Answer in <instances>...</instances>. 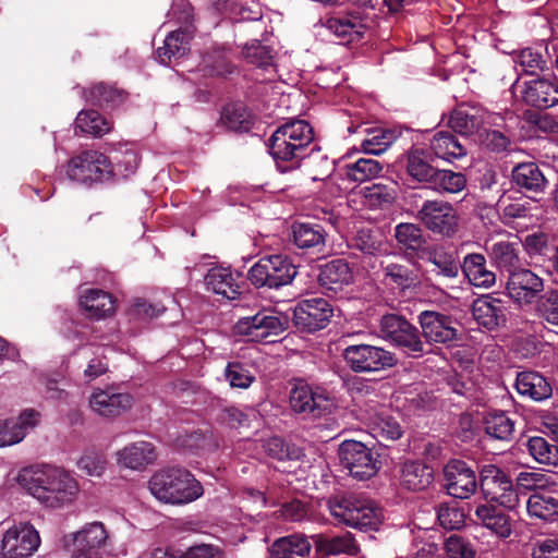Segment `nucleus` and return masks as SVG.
I'll use <instances>...</instances> for the list:
<instances>
[{
	"mask_svg": "<svg viewBox=\"0 0 558 558\" xmlns=\"http://www.w3.org/2000/svg\"><path fill=\"white\" fill-rule=\"evenodd\" d=\"M21 481L33 497L50 508L71 502L78 492L76 481L69 473L51 465L24 470Z\"/></svg>",
	"mask_w": 558,
	"mask_h": 558,
	"instance_id": "f257e3e1",
	"label": "nucleus"
},
{
	"mask_svg": "<svg viewBox=\"0 0 558 558\" xmlns=\"http://www.w3.org/2000/svg\"><path fill=\"white\" fill-rule=\"evenodd\" d=\"M150 493L161 502L182 506L198 499L203 493L202 484L184 468H165L149 480Z\"/></svg>",
	"mask_w": 558,
	"mask_h": 558,
	"instance_id": "f03ea898",
	"label": "nucleus"
},
{
	"mask_svg": "<svg viewBox=\"0 0 558 558\" xmlns=\"http://www.w3.org/2000/svg\"><path fill=\"white\" fill-rule=\"evenodd\" d=\"M328 508L339 522L360 531L376 530L381 523V509L374 501L355 494L329 498Z\"/></svg>",
	"mask_w": 558,
	"mask_h": 558,
	"instance_id": "7ed1b4c3",
	"label": "nucleus"
},
{
	"mask_svg": "<svg viewBox=\"0 0 558 558\" xmlns=\"http://www.w3.org/2000/svg\"><path fill=\"white\" fill-rule=\"evenodd\" d=\"M379 331L386 341L401 350L408 357L421 359L433 353L426 342H423L420 328L404 316L389 313L380 317Z\"/></svg>",
	"mask_w": 558,
	"mask_h": 558,
	"instance_id": "20e7f679",
	"label": "nucleus"
},
{
	"mask_svg": "<svg viewBox=\"0 0 558 558\" xmlns=\"http://www.w3.org/2000/svg\"><path fill=\"white\" fill-rule=\"evenodd\" d=\"M298 275V267L290 257L282 254L259 258L248 270L247 279L257 289H280L291 284Z\"/></svg>",
	"mask_w": 558,
	"mask_h": 558,
	"instance_id": "39448f33",
	"label": "nucleus"
},
{
	"mask_svg": "<svg viewBox=\"0 0 558 558\" xmlns=\"http://www.w3.org/2000/svg\"><path fill=\"white\" fill-rule=\"evenodd\" d=\"M341 356L347 366L356 374H372L388 371L398 364L395 352L368 343L350 344Z\"/></svg>",
	"mask_w": 558,
	"mask_h": 558,
	"instance_id": "423d86ee",
	"label": "nucleus"
},
{
	"mask_svg": "<svg viewBox=\"0 0 558 558\" xmlns=\"http://www.w3.org/2000/svg\"><path fill=\"white\" fill-rule=\"evenodd\" d=\"M478 487L488 501L513 509L519 504L517 492L510 475L495 464H484L480 469Z\"/></svg>",
	"mask_w": 558,
	"mask_h": 558,
	"instance_id": "0eeeda50",
	"label": "nucleus"
},
{
	"mask_svg": "<svg viewBox=\"0 0 558 558\" xmlns=\"http://www.w3.org/2000/svg\"><path fill=\"white\" fill-rule=\"evenodd\" d=\"M66 175L70 180L84 184L106 182L113 178V167L105 154L85 150L69 160Z\"/></svg>",
	"mask_w": 558,
	"mask_h": 558,
	"instance_id": "6e6552de",
	"label": "nucleus"
},
{
	"mask_svg": "<svg viewBox=\"0 0 558 558\" xmlns=\"http://www.w3.org/2000/svg\"><path fill=\"white\" fill-rule=\"evenodd\" d=\"M341 465L357 481H367L375 476L381 462L378 454L362 441L348 439L340 444L338 450Z\"/></svg>",
	"mask_w": 558,
	"mask_h": 558,
	"instance_id": "1a4fd4ad",
	"label": "nucleus"
},
{
	"mask_svg": "<svg viewBox=\"0 0 558 558\" xmlns=\"http://www.w3.org/2000/svg\"><path fill=\"white\" fill-rule=\"evenodd\" d=\"M417 323L423 342L433 349L434 344H442L447 348L453 347L461 335L457 328V319L438 311H422L417 315Z\"/></svg>",
	"mask_w": 558,
	"mask_h": 558,
	"instance_id": "9d476101",
	"label": "nucleus"
},
{
	"mask_svg": "<svg viewBox=\"0 0 558 558\" xmlns=\"http://www.w3.org/2000/svg\"><path fill=\"white\" fill-rule=\"evenodd\" d=\"M417 218L428 231L442 238H452L459 230L457 209L445 201H425Z\"/></svg>",
	"mask_w": 558,
	"mask_h": 558,
	"instance_id": "9b49d317",
	"label": "nucleus"
},
{
	"mask_svg": "<svg viewBox=\"0 0 558 558\" xmlns=\"http://www.w3.org/2000/svg\"><path fill=\"white\" fill-rule=\"evenodd\" d=\"M332 316V305L326 299H304L296 303L292 323L299 331L314 333L325 329Z\"/></svg>",
	"mask_w": 558,
	"mask_h": 558,
	"instance_id": "f8f14e48",
	"label": "nucleus"
},
{
	"mask_svg": "<svg viewBox=\"0 0 558 558\" xmlns=\"http://www.w3.org/2000/svg\"><path fill=\"white\" fill-rule=\"evenodd\" d=\"M445 489L457 499L470 498L478 487L476 471L461 459H450L444 466Z\"/></svg>",
	"mask_w": 558,
	"mask_h": 558,
	"instance_id": "ddd939ff",
	"label": "nucleus"
},
{
	"mask_svg": "<svg viewBox=\"0 0 558 558\" xmlns=\"http://www.w3.org/2000/svg\"><path fill=\"white\" fill-rule=\"evenodd\" d=\"M288 327V316L267 314L265 312L243 317L235 325L238 333L246 336L251 341L256 342L266 341L271 336H279Z\"/></svg>",
	"mask_w": 558,
	"mask_h": 558,
	"instance_id": "4468645a",
	"label": "nucleus"
},
{
	"mask_svg": "<svg viewBox=\"0 0 558 558\" xmlns=\"http://www.w3.org/2000/svg\"><path fill=\"white\" fill-rule=\"evenodd\" d=\"M508 296L520 306L531 305L544 292V280L529 268L520 267L507 278Z\"/></svg>",
	"mask_w": 558,
	"mask_h": 558,
	"instance_id": "2eb2a0df",
	"label": "nucleus"
},
{
	"mask_svg": "<svg viewBox=\"0 0 558 558\" xmlns=\"http://www.w3.org/2000/svg\"><path fill=\"white\" fill-rule=\"evenodd\" d=\"M40 544L38 532L29 523L9 529L2 538L0 554L3 558H27Z\"/></svg>",
	"mask_w": 558,
	"mask_h": 558,
	"instance_id": "dca6fc26",
	"label": "nucleus"
},
{
	"mask_svg": "<svg viewBox=\"0 0 558 558\" xmlns=\"http://www.w3.org/2000/svg\"><path fill=\"white\" fill-rule=\"evenodd\" d=\"M289 403L296 414L319 417L328 410L330 400L323 390H314L306 383L299 381L290 390Z\"/></svg>",
	"mask_w": 558,
	"mask_h": 558,
	"instance_id": "f3484780",
	"label": "nucleus"
},
{
	"mask_svg": "<svg viewBox=\"0 0 558 558\" xmlns=\"http://www.w3.org/2000/svg\"><path fill=\"white\" fill-rule=\"evenodd\" d=\"M508 301L494 294L475 299L471 311L476 323L488 331H496L507 325Z\"/></svg>",
	"mask_w": 558,
	"mask_h": 558,
	"instance_id": "a211bd4d",
	"label": "nucleus"
},
{
	"mask_svg": "<svg viewBox=\"0 0 558 558\" xmlns=\"http://www.w3.org/2000/svg\"><path fill=\"white\" fill-rule=\"evenodd\" d=\"M522 101L538 110L549 109L558 104V77L544 74L524 83Z\"/></svg>",
	"mask_w": 558,
	"mask_h": 558,
	"instance_id": "6ab92c4d",
	"label": "nucleus"
},
{
	"mask_svg": "<svg viewBox=\"0 0 558 558\" xmlns=\"http://www.w3.org/2000/svg\"><path fill=\"white\" fill-rule=\"evenodd\" d=\"M267 146L280 173H290L302 167L306 148L301 143L289 142L281 133H272Z\"/></svg>",
	"mask_w": 558,
	"mask_h": 558,
	"instance_id": "aec40b11",
	"label": "nucleus"
},
{
	"mask_svg": "<svg viewBox=\"0 0 558 558\" xmlns=\"http://www.w3.org/2000/svg\"><path fill=\"white\" fill-rule=\"evenodd\" d=\"M543 166L535 161L515 163L510 173L511 185L523 194H544L549 181Z\"/></svg>",
	"mask_w": 558,
	"mask_h": 558,
	"instance_id": "412c9836",
	"label": "nucleus"
},
{
	"mask_svg": "<svg viewBox=\"0 0 558 558\" xmlns=\"http://www.w3.org/2000/svg\"><path fill=\"white\" fill-rule=\"evenodd\" d=\"M325 27L342 43L360 40L366 29V19L360 10H350L329 16Z\"/></svg>",
	"mask_w": 558,
	"mask_h": 558,
	"instance_id": "4be33fe9",
	"label": "nucleus"
},
{
	"mask_svg": "<svg viewBox=\"0 0 558 558\" xmlns=\"http://www.w3.org/2000/svg\"><path fill=\"white\" fill-rule=\"evenodd\" d=\"M317 280L326 291L338 293L353 283V269L345 259L335 258L318 266Z\"/></svg>",
	"mask_w": 558,
	"mask_h": 558,
	"instance_id": "5701e85b",
	"label": "nucleus"
},
{
	"mask_svg": "<svg viewBox=\"0 0 558 558\" xmlns=\"http://www.w3.org/2000/svg\"><path fill=\"white\" fill-rule=\"evenodd\" d=\"M87 102L104 110H114L125 104L129 93L116 84L98 82L84 88L82 93Z\"/></svg>",
	"mask_w": 558,
	"mask_h": 558,
	"instance_id": "b1692460",
	"label": "nucleus"
},
{
	"mask_svg": "<svg viewBox=\"0 0 558 558\" xmlns=\"http://www.w3.org/2000/svg\"><path fill=\"white\" fill-rule=\"evenodd\" d=\"M405 172L409 178L420 184L428 186L438 167L434 166L435 156L423 147L412 146L405 153Z\"/></svg>",
	"mask_w": 558,
	"mask_h": 558,
	"instance_id": "393cba45",
	"label": "nucleus"
},
{
	"mask_svg": "<svg viewBox=\"0 0 558 558\" xmlns=\"http://www.w3.org/2000/svg\"><path fill=\"white\" fill-rule=\"evenodd\" d=\"M293 244L305 252L322 253L326 246L327 232L322 225L294 222L291 226Z\"/></svg>",
	"mask_w": 558,
	"mask_h": 558,
	"instance_id": "a878e982",
	"label": "nucleus"
},
{
	"mask_svg": "<svg viewBox=\"0 0 558 558\" xmlns=\"http://www.w3.org/2000/svg\"><path fill=\"white\" fill-rule=\"evenodd\" d=\"M514 387L520 396L536 402L545 401L553 395V387L549 380L536 371L519 372Z\"/></svg>",
	"mask_w": 558,
	"mask_h": 558,
	"instance_id": "bb28decb",
	"label": "nucleus"
},
{
	"mask_svg": "<svg viewBox=\"0 0 558 558\" xmlns=\"http://www.w3.org/2000/svg\"><path fill=\"white\" fill-rule=\"evenodd\" d=\"M426 259L435 267L432 270L435 276L448 280H454L459 277L462 262H460L457 251L449 250L442 245L428 247Z\"/></svg>",
	"mask_w": 558,
	"mask_h": 558,
	"instance_id": "cd10ccee",
	"label": "nucleus"
},
{
	"mask_svg": "<svg viewBox=\"0 0 558 558\" xmlns=\"http://www.w3.org/2000/svg\"><path fill=\"white\" fill-rule=\"evenodd\" d=\"M38 415L35 410H25L17 418L0 422V447L15 445L23 440L27 429L37 424Z\"/></svg>",
	"mask_w": 558,
	"mask_h": 558,
	"instance_id": "c85d7f7f",
	"label": "nucleus"
},
{
	"mask_svg": "<svg viewBox=\"0 0 558 558\" xmlns=\"http://www.w3.org/2000/svg\"><path fill=\"white\" fill-rule=\"evenodd\" d=\"M462 274L476 288H492L496 283V274L488 269L486 258L481 253L466 254L462 260Z\"/></svg>",
	"mask_w": 558,
	"mask_h": 558,
	"instance_id": "c756f323",
	"label": "nucleus"
},
{
	"mask_svg": "<svg viewBox=\"0 0 558 558\" xmlns=\"http://www.w3.org/2000/svg\"><path fill=\"white\" fill-rule=\"evenodd\" d=\"M133 398L129 393H111L99 390L89 400L93 411L104 417H114L131 409Z\"/></svg>",
	"mask_w": 558,
	"mask_h": 558,
	"instance_id": "7c9ffc66",
	"label": "nucleus"
},
{
	"mask_svg": "<svg viewBox=\"0 0 558 558\" xmlns=\"http://www.w3.org/2000/svg\"><path fill=\"white\" fill-rule=\"evenodd\" d=\"M520 252V242L502 240L492 244L488 256L496 268L509 276L521 267Z\"/></svg>",
	"mask_w": 558,
	"mask_h": 558,
	"instance_id": "2f4dec72",
	"label": "nucleus"
},
{
	"mask_svg": "<svg viewBox=\"0 0 558 558\" xmlns=\"http://www.w3.org/2000/svg\"><path fill=\"white\" fill-rule=\"evenodd\" d=\"M118 464L131 469L141 470L156 460L155 447L147 441H136L119 450Z\"/></svg>",
	"mask_w": 558,
	"mask_h": 558,
	"instance_id": "473e14b6",
	"label": "nucleus"
},
{
	"mask_svg": "<svg viewBox=\"0 0 558 558\" xmlns=\"http://www.w3.org/2000/svg\"><path fill=\"white\" fill-rule=\"evenodd\" d=\"M312 538L314 541L317 554L324 556H335L340 554L354 556L360 550L356 541L349 532L335 536L318 534L312 536Z\"/></svg>",
	"mask_w": 558,
	"mask_h": 558,
	"instance_id": "72a5a7b5",
	"label": "nucleus"
},
{
	"mask_svg": "<svg viewBox=\"0 0 558 558\" xmlns=\"http://www.w3.org/2000/svg\"><path fill=\"white\" fill-rule=\"evenodd\" d=\"M476 520L496 535L507 538L511 535V519L500 508L494 505H481L475 510Z\"/></svg>",
	"mask_w": 558,
	"mask_h": 558,
	"instance_id": "f704fd0d",
	"label": "nucleus"
},
{
	"mask_svg": "<svg viewBox=\"0 0 558 558\" xmlns=\"http://www.w3.org/2000/svg\"><path fill=\"white\" fill-rule=\"evenodd\" d=\"M312 544L303 534H291L276 539L269 548L271 558H307Z\"/></svg>",
	"mask_w": 558,
	"mask_h": 558,
	"instance_id": "c9c22d12",
	"label": "nucleus"
},
{
	"mask_svg": "<svg viewBox=\"0 0 558 558\" xmlns=\"http://www.w3.org/2000/svg\"><path fill=\"white\" fill-rule=\"evenodd\" d=\"M395 239L399 248L408 258L418 256L426 244L423 230L415 223L401 222L395 228Z\"/></svg>",
	"mask_w": 558,
	"mask_h": 558,
	"instance_id": "e433bc0d",
	"label": "nucleus"
},
{
	"mask_svg": "<svg viewBox=\"0 0 558 558\" xmlns=\"http://www.w3.org/2000/svg\"><path fill=\"white\" fill-rule=\"evenodd\" d=\"M434 481V470L422 461H407L401 470V484L409 490L426 489Z\"/></svg>",
	"mask_w": 558,
	"mask_h": 558,
	"instance_id": "4c0bfd02",
	"label": "nucleus"
},
{
	"mask_svg": "<svg viewBox=\"0 0 558 558\" xmlns=\"http://www.w3.org/2000/svg\"><path fill=\"white\" fill-rule=\"evenodd\" d=\"M192 33L186 28L171 32L165 39L163 46L157 49V59L161 64L170 63L171 59H178L190 51Z\"/></svg>",
	"mask_w": 558,
	"mask_h": 558,
	"instance_id": "58836bf2",
	"label": "nucleus"
},
{
	"mask_svg": "<svg viewBox=\"0 0 558 558\" xmlns=\"http://www.w3.org/2000/svg\"><path fill=\"white\" fill-rule=\"evenodd\" d=\"M207 290L220 294L228 300H235L240 294V286L236 283L229 268L214 267L205 276Z\"/></svg>",
	"mask_w": 558,
	"mask_h": 558,
	"instance_id": "ea45409f",
	"label": "nucleus"
},
{
	"mask_svg": "<svg viewBox=\"0 0 558 558\" xmlns=\"http://www.w3.org/2000/svg\"><path fill=\"white\" fill-rule=\"evenodd\" d=\"M429 150L435 158L446 161L461 159L466 155V148L460 143L458 137L448 131H439L430 140Z\"/></svg>",
	"mask_w": 558,
	"mask_h": 558,
	"instance_id": "a19ab883",
	"label": "nucleus"
},
{
	"mask_svg": "<svg viewBox=\"0 0 558 558\" xmlns=\"http://www.w3.org/2000/svg\"><path fill=\"white\" fill-rule=\"evenodd\" d=\"M373 413L369 415V425L375 437L383 440L395 441L403 435V429L397 418L391 416L387 410L379 404L372 408Z\"/></svg>",
	"mask_w": 558,
	"mask_h": 558,
	"instance_id": "79ce46f5",
	"label": "nucleus"
},
{
	"mask_svg": "<svg viewBox=\"0 0 558 558\" xmlns=\"http://www.w3.org/2000/svg\"><path fill=\"white\" fill-rule=\"evenodd\" d=\"M384 283L401 291L414 289L418 283L417 271L408 264L388 263L383 266Z\"/></svg>",
	"mask_w": 558,
	"mask_h": 558,
	"instance_id": "37998d69",
	"label": "nucleus"
},
{
	"mask_svg": "<svg viewBox=\"0 0 558 558\" xmlns=\"http://www.w3.org/2000/svg\"><path fill=\"white\" fill-rule=\"evenodd\" d=\"M262 447L267 457L278 462H295L304 457L301 447L280 436H272L263 440Z\"/></svg>",
	"mask_w": 558,
	"mask_h": 558,
	"instance_id": "c03bdc74",
	"label": "nucleus"
},
{
	"mask_svg": "<svg viewBox=\"0 0 558 558\" xmlns=\"http://www.w3.org/2000/svg\"><path fill=\"white\" fill-rule=\"evenodd\" d=\"M80 304L93 318L99 319L114 313L116 300L102 290L93 289L87 291L80 299Z\"/></svg>",
	"mask_w": 558,
	"mask_h": 558,
	"instance_id": "a18cd8bd",
	"label": "nucleus"
},
{
	"mask_svg": "<svg viewBox=\"0 0 558 558\" xmlns=\"http://www.w3.org/2000/svg\"><path fill=\"white\" fill-rule=\"evenodd\" d=\"M107 531L102 523L93 522L73 534V553H89L97 550L107 539Z\"/></svg>",
	"mask_w": 558,
	"mask_h": 558,
	"instance_id": "49530a36",
	"label": "nucleus"
},
{
	"mask_svg": "<svg viewBox=\"0 0 558 558\" xmlns=\"http://www.w3.org/2000/svg\"><path fill=\"white\" fill-rule=\"evenodd\" d=\"M526 508L531 517L554 521L558 518V492H535L529 497Z\"/></svg>",
	"mask_w": 558,
	"mask_h": 558,
	"instance_id": "de8ad7c7",
	"label": "nucleus"
},
{
	"mask_svg": "<svg viewBox=\"0 0 558 558\" xmlns=\"http://www.w3.org/2000/svg\"><path fill=\"white\" fill-rule=\"evenodd\" d=\"M302 166L307 169L313 181H324L333 171V161L316 144L306 148Z\"/></svg>",
	"mask_w": 558,
	"mask_h": 558,
	"instance_id": "09e8293b",
	"label": "nucleus"
},
{
	"mask_svg": "<svg viewBox=\"0 0 558 558\" xmlns=\"http://www.w3.org/2000/svg\"><path fill=\"white\" fill-rule=\"evenodd\" d=\"M483 424L486 435L497 440H510L514 432V422L504 411L486 413Z\"/></svg>",
	"mask_w": 558,
	"mask_h": 558,
	"instance_id": "8fccbe9b",
	"label": "nucleus"
},
{
	"mask_svg": "<svg viewBox=\"0 0 558 558\" xmlns=\"http://www.w3.org/2000/svg\"><path fill=\"white\" fill-rule=\"evenodd\" d=\"M111 128L112 122L94 109L80 111L75 119V129L95 137L105 135Z\"/></svg>",
	"mask_w": 558,
	"mask_h": 558,
	"instance_id": "3c124183",
	"label": "nucleus"
},
{
	"mask_svg": "<svg viewBox=\"0 0 558 558\" xmlns=\"http://www.w3.org/2000/svg\"><path fill=\"white\" fill-rule=\"evenodd\" d=\"M466 182L462 172L437 168L428 187L440 194H457L465 189Z\"/></svg>",
	"mask_w": 558,
	"mask_h": 558,
	"instance_id": "603ef678",
	"label": "nucleus"
},
{
	"mask_svg": "<svg viewBox=\"0 0 558 558\" xmlns=\"http://www.w3.org/2000/svg\"><path fill=\"white\" fill-rule=\"evenodd\" d=\"M203 62L210 75L228 77L238 73L236 65L233 64L225 48L217 47L207 51Z\"/></svg>",
	"mask_w": 558,
	"mask_h": 558,
	"instance_id": "864d4df0",
	"label": "nucleus"
},
{
	"mask_svg": "<svg viewBox=\"0 0 558 558\" xmlns=\"http://www.w3.org/2000/svg\"><path fill=\"white\" fill-rule=\"evenodd\" d=\"M515 70L521 69L519 75L539 76L538 72L548 71L547 60L543 53L533 48H524L513 54Z\"/></svg>",
	"mask_w": 558,
	"mask_h": 558,
	"instance_id": "5fc2aeb1",
	"label": "nucleus"
},
{
	"mask_svg": "<svg viewBox=\"0 0 558 558\" xmlns=\"http://www.w3.org/2000/svg\"><path fill=\"white\" fill-rule=\"evenodd\" d=\"M384 166L373 158H360L345 166V177L352 182L363 183L377 178Z\"/></svg>",
	"mask_w": 558,
	"mask_h": 558,
	"instance_id": "6e6d98bb",
	"label": "nucleus"
},
{
	"mask_svg": "<svg viewBox=\"0 0 558 558\" xmlns=\"http://www.w3.org/2000/svg\"><path fill=\"white\" fill-rule=\"evenodd\" d=\"M447 124L454 133L469 136L480 132L483 119L466 109L458 108L450 113Z\"/></svg>",
	"mask_w": 558,
	"mask_h": 558,
	"instance_id": "4d7b16f0",
	"label": "nucleus"
},
{
	"mask_svg": "<svg viewBox=\"0 0 558 558\" xmlns=\"http://www.w3.org/2000/svg\"><path fill=\"white\" fill-rule=\"evenodd\" d=\"M274 133H281L287 141L292 143H301L303 148H307L313 144L314 132L310 123L304 120H291L277 128Z\"/></svg>",
	"mask_w": 558,
	"mask_h": 558,
	"instance_id": "13d9d810",
	"label": "nucleus"
},
{
	"mask_svg": "<svg viewBox=\"0 0 558 558\" xmlns=\"http://www.w3.org/2000/svg\"><path fill=\"white\" fill-rule=\"evenodd\" d=\"M534 313L543 323L558 327V289H549L534 303Z\"/></svg>",
	"mask_w": 558,
	"mask_h": 558,
	"instance_id": "bf43d9fd",
	"label": "nucleus"
},
{
	"mask_svg": "<svg viewBox=\"0 0 558 558\" xmlns=\"http://www.w3.org/2000/svg\"><path fill=\"white\" fill-rule=\"evenodd\" d=\"M526 448L536 462L553 466L558 464V446L549 444L544 437H530Z\"/></svg>",
	"mask_w": 558,
	"mask_h": 558,
	"instance_id": "052dcab7",
	"label": "nucleus"
},
{
	"mask_svg": "<svg viewBox=\"0 0 558 558\" xmlns=\"http://www.w3.org/2000/svg\"><path fill=\"white\" fill-rule=\"evenodd\" d=\"M221 119L228 129L240 133L248 132L253 125L251 114L243 104L226 106Z\"/></svg>",
	"mask_w": 558,
	"mask_h": 558,
	"instance_id": "680f3d73",
	"label": "nucleus"
},
{
	"mask_svg": "<svg viewBox=\"0 0 558 558\" xmlns=\"http://www.w3.org/2000/svg\"><path fill=\"white\" fill-rule=\"evenodd\" d=\"M383 245V234L377 228H361L351 242V247L367 255H376L381 251Z\"/></svg>",
	"mask_w": 558,
	"mask_h": 558,
	"instance_id": "e2e57ef3",
	"label": "nucleus"
},
{
	"mask_svg": "<svg viewBox=\"0 0 558 558\" xmlns=\"http://www.w3.org/2000/svg\"><path fill=\"white\" fill-rule=\"evenodd\" d=\"M398 138L393 130L374 129L368 136L363 140L361 147L364 153L372 155H380L386 151Z\"/></svg>",
	"mask_w": 558,
	"mask_h": 558,
	"instance_id": "0e129e2a",
	"label": "nucleus"
},
{
	"mask_svg": "<svg viewBox=\"0 0 558 558\" xmlns=\"http://www.w3.org/2000/svg\"><path fill=\"white\" fill-rule=\"evenodd\" d=\"M225 378L232 388L247 389L255 381L250 366L239 361L228 362Z\"/></svg>",
	"mask_w": 558,
	"mask_h": 558,
	"instance_id": "69168bd1",
	"label": "nucleus"
},
{
	"mask_svg": "<svg viewBox=\"0 0 558 558\" xmlns=\"http://www.w3.org/2000/svg\"><path fill=\"white\" fill-rule=\"evenodd\" d=\"M242 52L245 60L251 64L262 69H267L268 66L272 65V49L268 46L262 45L258 40L246 44Z\"/></svg>",
	"mask_w": 558,
	"mask_h": 558,
	"instance_id": "338daca9",
	"label": "nucleus"
},
{
	"mask_svg": "<svg viewBox=\"0 0 558 558\" xmlns=\"http://www.w3.org/2000/svg\"><path fill=\"white\" fill-rule=\"evenodd\" d=\"M478 141L485 149L496 154L506 151L511 144L506 134L498 130L488 129L478 132Z\"/></svg>",
	"mask_w": 558,
	"mask_h": 558,
	"instance_id": "774afa93",
	"label": "nucleus"
}]
</instances>
